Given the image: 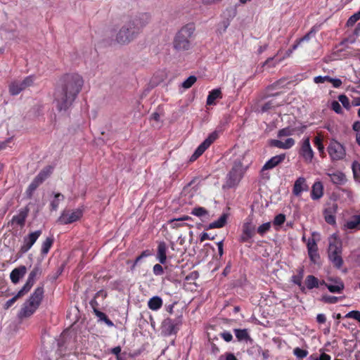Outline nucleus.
I'll return each mask as SVG.
<instances>
[{
    "mask_svg": "<svg viewBox=\"0 0 360 360\" xmlns=\"http://www.w3.org/2000/svg\"><path fill=\"white\" fill-rule=\"evenodd\" d=\"M181 319L180 317L176 319L167 318L161 325V333L165 336H170L176 335L179 330V327L181 325Z\"/></svg>",
    "mask_w": 360,
    "mask_h": 360,
    "instance_id": "0eeeda50",
    "label": "nucleus"
},
{
    "mask_svg": "<svg viewBox=\"0 0 360 360\" xmlns=\"http://www.w3.org/2000/svg\"><path fill=\"white\" fill-rule=\"evenodd\" d=\"M315 144L317 146V148H318L319 151L320 153H323V151H324V147H323V145L322 144V141H321V139L320 138L316 137V139H315Z\"/></svg>",
    "mask_w": 360,
    "mask_h": 360,
    "instance_id": "0e129e2a",
    "label": "nucleus"
},
{
    "mask_svg": "<svg viewBox=\"0 0 360 360\" xmlns=\"http://www.w3.org/2000/svg\"><path fill=\"white\" fill-rule=\"evenodd\" d=\"M328 258L334 267L340 269L343 264L342 243L336 238H331L328 247Z\"/></svg>",
    "mask_w": 360,
    "mask_h": 360,
    "instance_id": "423d86ee",
    "label": "nucleus"
},
{
    "mask_svg": "<svg viewBox=\"0 0 360 360\" xmlns=\"http://www.w3.org/2000/svg\"><path fill=\"white\" fill-rule=\"evenodd\" d=\"M219 136L218 131H214L209 134L207 139L202 142V143L208 148L214 141H215Z\"/></svg>",
    "mask_w": 360,
    "mask_h": 360,
    "instance_id": "f704fd0d",
    "label": "nucleus"
},
{
    "mask_svg": "<svg viewBox=\"0 0 360 360\" xmlns=\"http://www.w3.org/2000/svg\"><path fill=\"white\" fill-rule=\"evenodd\" d=\"M18 298H20V297L18 295H16L13 297H12L11 299L7 300L6 304H5L4 308L5 309L10 308L16 302V300Z\"/></svg>",
    "mask_w": 360,
    "mask_h": 360,
    "instance_id": "bf43d9fd",
    "label": "nucleus"
},
{
    "mask_svg": "<svg viewBox=\"0 0 360 360\" xmlns=\"http://www.w3.org/2000/svg\"><path fill=\"white\" fill-rule=\"evenodd\" d=\"M44 295V288L42 287L37 288L25 302L20 309L19 316L21 318L29 317L32 315L39 307Z\"/></svg>",
    "mask_w": 360,
    "mask_h": 360,
    "instance_id": "39448f33",
    "label": "nucleus"
},
{
    "mask_svg": "<svg viewBox=\"0 0 360 360\" xmlns=\"http://www.w3.org/2000/svg\"><path fill=\"white\" fill-rule=\"evenodd\" d=\"M42 184V182L36 176L27 187L25 194L28 198H32L35 190Z\"/></svg>",
    "mask_w": 360,
    "mask_h": 360,
    "instance_id": "5701e85b",
    "label": "nucleus"
},
{
    "mask_svg": "<svg viewBox=\"0 0 360 360\" xmlns=\"http://www.w3.org/2000/svg\"><path fill=\"white\" fill-rule=\"evenodd\" d=\"M227 220L226 214H222L217 221H214L209 224V229L222 228L225 226Z\"/></svg>",
    "mask_w": 360,
    "mask_h": 360,
    "instance_id": "2f4dec72",
    "label": "nucleus"
},
{
    "mask_svg": "<svg viewBox=\"0 0 360 360\" xmlns=\"http://www.w3.org/2000/svg\"><path fill=\"white\" fill-rule=\"evenodd\" d=\"M292 129L290 127H286L278 131V137L282 139L283 137L289 136L291 135Z\"/></svg>",
    "mask_w": 360,
    "mask_h": 360,
    "instance_id": "a18cd8bd",
    "label": "nucleus"
},
{
    "mask_svg": "<svg viewBox=\"0 0 360 360\" xmlns=\"http://www.w3.org/2000/svg\"><path fill=\"white\" fill-rule=\"evenodd\" d=\"M169 224H171V227L172 229H177L184 226H186V223H183L179 219H173L170 220Z\"/></svg>",
    "mask_w": 360,
    "mask_h": 360,
    "instance_id": "de8ad7c7",
    "label": "nucleus"
},
{
    "mask_svg": "<svg viewBox=\"0 0 360 360\" xmlns=\"http://www.w3.org/2000/svg\"><path fill=\"white\" fill-rule=\"evenodd\" d=\"M321 285H325L330 292H340L345 288L344 283L340 281H336L335 284L326 283L325 281L321 283Z\"/></svg>",
    "mask_w": 360,
    "mask_h": 360,
    "instance_id": "4be33fe9",
    "label": "nucleus"
},
{
    "mask_svg": "<svg viewBox=\"0 0 360 360\" xmlns=\"http://www.w3.org/2000/svg\"><path fill=\"white\" fill-rule=\"evenodd\" d=\"M310 34L311 32L307 33L304 37L300 38L298 40L296 41V44H294V50L300 45L302 43L308 42L310 38Z\"/></svg>",
    "mask_w": 360,
    "mask_h": 360,
    "instance_id": "3c124183",
    "label": "nucleus"
},
{
    "mask_svg": "<svg viewBox=\"0 0 360 360\" xmlns=\"http://www.w3.org/2000/svg\"><path fill=\"white\" fill-rule=\"evenodd\" d=\"M308 252L309 255L312 261L314 262H316V259L319 258V255L317 253V246L314 240L312 242H309L307 244Z\"/></svg>",
    "mask_w": 360,
    "mask_h": 360,
    "instance_id": "cd10ccee",
    "label": "nucleus"
},
{
    "mask_svg": "<svg viewBox=\"0 0 360 360\" xmlns=\"http://www.w3.org/2000/svg\"><path fill=\"white\" fill-rule=\"evenodd\" d=\"M322 300L324 302L333 304V303L337 302L338 300V298L337 297H335V296L324 295L322 297Z\"/></svg>",
    "mask_w": 360,
    "mask_h": 360,
    "instance_id": "4d7b16f0",
    "label": "nucleus"
},
{
    "mask_svg": "<svg viewBox=\"0 0 360 360\" xmlns=\"http://www.w3.org/2000/svg\"><path fill=\"white\" fill-rule=\"evenodd\" d=\"M294 354L298 358H304L307 356L308 352L299 347L294 349Z\"/></svg>",
    "mask_w": 360,
    "mask_h": 360,
    "instance_id": "603ef678",
    "label": "nucleus"
},
{
    "mask_svg": "<svg viewBox=\"0 0 360 360\" xmlns=\"http://www.w3.org/2000/svg\"><path fill=\"white\" fill-rule=\"evenodd\" d=\"M243 175L242 165L235 163L228 174L227 184L229 186L233 187L238 184Z\"/></svg>",
    "mask_w": 360,
    "mask_h": 360,
    "instance_id": "1a4fd4ad",
    "label": "nucleus"
},
{
    "mask_svg": "<svg viewBox=\"0 0 360 360\" xmlns=\"http://www.w3.org/2000/svg\"><path fill=\"white\" fill-rule=\"evenodd\" d=\"M323 187L320 181L315 182L312 186L311 198L314 200H318L323 195Z\"/></svg>",
    "mask_w": 360,
    "mask_h": 360,
    "instance_id": "393cba45",
    "label": "nucleus"
},
{
    "mask_svg": "<svg viewBox=\"0 0 360 360\" xmlns=\"http://www.w3.org/2000/svg\"><path fill=\"white\" fill-rule=\"evenodd\" d=\"M269 145L272 147L288 149L292 146V139L288 138L285 141H283L282 139H271L269 141Z\"/></svg>",
    "mask_w": 360,
    "mask_h": 360,
    "instance_id": "aec40b11",
    "label": "nucleus"
},
{
    "mask_svg": "<svg viewBox=\"0 0 360 360\" xmlns=\"http://www.w3.org/2000/svg\"><path fill=\"white\" fill-rule=\"evenodd\" d=\"M328 175L330 181L335 184H343L346 181L345 175L340 172L328 174Z\"/></svg>",
    "mask_w": 360,
    "mask_h": 360,
    "instance_id": "bb28decb",
    "label": "nucleus"
},
{
    "mask_svg": "<svg viewBox=\"0 0 360 360\" xmlns=\"http://www.w3.org/2000/svg\"><path fill=\"white\" fill-rule=\"evenodd\" d=\"M207 149V148L202 143L200 146L196 148L193 154L197 155V157L201 156L203 153Z\"/></svg>",
    "mask_w": 360,
    "mask_h": 360,
    "instance_id": "6e6d98bb",
    "label": "nucleus"
},
{
    "mask_svg": "<svg viewBox=\"0 0 360 360\" xmlns=\"http://www.w3.org/2000/svg\"><path fill=\"white\" fill-rule=\"evenodd\" d=\"M255 234V226L252 224V220H246L242 226V234L240 238L241 243L251 242L252 238Z\"/></svg>",
    "mask_w": 360,
    "mask_h": 360,
    "instance_id": "f8f14e48",
    "label": "nucleus"
},
{
    "mask_svg": "<svg viewBox=\"0 0 360 360\" xmlns=\"http://www.w3.org/2000/svg\"><path fill=\"white\" fill-rule=\"evenodd\" d=\"M34 285V283L32 281H30L29 280H27L25 284L23 285V287L18 291L17 295L21 297L26 293H27L30 289L32 288V285Z\"/></svg>",
    "mask_w": 360,
    "mask_h": 360,
    "instance_id": "4c0bfd02",
    "label": "nucleus"
},
{
    "mask_svg": "<svg viewBox=\"0 0 360 360\" xmlns=\"http://www.w3.org/2000/svg\"><path fill=\"white\" fill-rule=\"evenodd\" d=\"M28 214L27 210H21L17 215H14L12 218V222L15 223L20 226H23L25 223L26 218Z\"/></svg>",
    "mask_w": 360,
    "mask_h": 360,
    "instance_id": "b1692460",
    "label": "nucleus"
},
{
    "mask_svg": "<svg viewBox=\"0 0 360 360\" xmlns=\"http://www.w3.org/2000/svg\"><path fill=\"white\" fill-rule=\"evenodd\" d=\"M281 61V60L278 59L276 56L269 58L266 60V61L263 63V67L268 66L269 68L274 67L276 63Z\"/></svg>",
    "mask_w": 360,
    "mask_h": 360,
    "instance_id": "49530a36",
    "label": "nucleus"
},
{
    "mask_svg": "<svg viewBox=\"0 0 360 360\" xmlns=\"http://www.w3.org/2000/svg\"><path fill=\"white\" fill-rule=\"evenodd\" d=\"M305 283L309 289H312L319 286V280L315 276L309 275L307 277Z\"/></svg>",
    "mask_w": 360,
    "mask_h": 360,
    "instance_id": "c9c22d12",
    "label": "nucleus"
},
{
    "mask_svg": "<svg viewBox=\"0 0 360 360\" xmlns=\"http://www.w3.org/2000/svg\"><path fill=\"white\" fill-rule=\"evenodd\" d=\"M314 360H330V356L326 353H323L319 358H316Z\"/></svg>",
    "mask_w": 360,
    "mask_h": 360,
    "instance_id": "774afa93",
    "label": "nucleus"
},
{
    "mask_svg": "<svg viewBox=\"0 0 360 360\" xmlns=\"http://www.w3.org/2000/svg\"><path fill=\"white\" fill-rule=\"evenodd\" d=\"M83 216V210H63L58 217L57 222L60 224H69L79 220Z\"/></svg>",
    "mask_w": 360,
    "mask_h": 360,
    "instance_id": "6e6552de",
    "label": "nucleus"
},
{
    "mask_svg": "<svg viewBox=\"0 0 360 360\" xmlns=\"http://www.w3.org/2000/svg\"><path fill=\"white\" fill-rule=\"evenodd\" d=\"M195 30L193 23H188L182 27L174 37V48L178 51L188 50L191 46L190 38L193 34Z\"/></svg>",
    "mask_w": 360,
    "mask_h": 360,
    "instance_id": "20e7f679",
    "label": "nucleus"
},
{
    "mask_svg": "<svg viewBox=\"0 0 360 360\" xmlns=\"http://www.w3.org/2000/svg\"><path fill=\"white\" fill-rule=\"evenodd\" d=\"M309 186L306 183V179L303 177L298 178L294 183V195H299L303 191H307Z\"/></svg>",
    "mask_w": 360,
    "mask_h": 360,
    "instance_id": "a211bd4d",
    "label": "nucleus"
},
{
    "mask_svg": "<svg viewBox=\"0 0 360 360\" xmlns=\"http://www.w3.org/2000/svg\"><path fill=\"white\" fill-rule=\"evenodd\" d=\"M360 19V15H358V13L352 15L347 20V26H353L355 22Z\"/></svg>",
    "mask_w": 360,
    "mask_h": 360,
    "instance_id": "864d4df0",
    "label": "nucleus"
},
{
    "mask_svg": "<svg viewBox=\"0 0 360 360\" xmlns=\"http://www.w3.org/2000/svg\"><path fill=\"white\" fill-rule=\"evenodd\" d=\"M300 154L303 158L305 162H311L314 153L310 146L309 138H307L304 140L300 150Z\"/></svg>",
    "mask_w": 360,
    "mask_h": 360,
    "instance_id": "4468645a",
    "label": "nucleus"
},
{
    "mask_svg": "<svg viewBox=\"0 0 360 360\" xmlns=\"http://www.w3.org/2000/svg\"><path fill=\"white\" fill-rule=\"evenodd\" d=\"M21 82L14 81L9 85V93L13 96L18 95L22 90L25 89V87H22Z\"/></svg>",
    "mask_w": 360,
    "mask_h": 360,
    "instance_id": "c85d7f7f",
    "label": "nucleus"
},
{
    "mask_svg": "<svg viewBox=\"0 0 360 360\" xmlns=\"http://www.w3.org/2000/svg\"><path fill=\"white\" fill-rule=\"evenodd\" d=\"M221 337L226 341V342H231L233 339V335L230 332L228 331H224L221 333Z\"/></svg>",
    "mask_w": 360,
    "mask_h": 360,
    "instance_id": "680f3d73",
    "label": "nucleus"
},
{
    "mask_svg": "<svg viewBox=\"0 0 360 360\" xmlns=\"http://www.w3.org/2000/svg\"><path fill=\"white\" fill-rule=\"evenodd\" d=\"M197 81V77L194 75L188 77L181 84V86L184 89L191 88Z\"/></svg>",
    "mask_w": 360,
    "mask_h": 360,
    "instance_id": "ea45409f",
    "label": "nucleus"
},
{
    "mask_svg": "<svg viewBox=\"0 0 360 360\" xmlns=\"http://www.w3.org/2000/svg\"><path fill=\"white\" fill-rule=\"evenodd\" d=\"M152 255V252L151 250H146L144 251H143L140 255H139L136 259L134 260L131 267V270H134L136 267V266L137 265V264L144 257H149Z\"/></svg>",
    "mask_w": 360,
    "mask_h": 360,
    "instance_id": "e433bc0d",
    "label": "nucleus"
},
{
    "mask_svg": "<svg viewBox=\"0 0 360 360\" xmlns=\"http://www.w3.org/2000/svg\"><path fill=\"white\" fill-rule=\"evenodd\" d=\"M41 274V268L40 264H37L29 274L27 280L34 283L35 280Z\"/></svg>",
    "mask_w": 360,
    "mask_h": 360,
    "instance_id": "473e14b6",
    "label": "nucleus"
},
{
    "mask_svg": "<svg viewBox=\"0 0 360 360\" xmlns=\"http://www.w3.org/2000/svg\"><path fill=\"white\" fill-rule=\"evenodd\" d=\"M329 76H318L314 78V82L316 84L323 83L324 82H328Z\"/></svg>",
    "mask_w": 360,
    "mask_h": 360,
    "instance_id": "69168bd1",
    "label": "nucleus"
},
{
    "mask_svg": "<svg viewBox=\"0 0 360 360\" xmlns=\"http://www.w3.org/2000/svg\"><path fill=\"white\" fill-rule=\"evenodd\" d=\"M222 98V92L220 89H214L209 92L207 98V105H216V100Z\"/></svg>",
    "mask_w": 360,
    "mask_h": 360,
    "instance_id": "6ab92c4d",
    "label": "nucleus"
},
{
    "mask_svg": "<svg viewBox=\"0 0 360 360\" xmlns=\"http://www.w3.org/2000/svg\"><path fill=\"white\" fill-rule=\"evenodd\" d=\"M163 304L162 298L159 296H154L151 297L148 302V307L153 311H158Z\"/></svg>",
    "mask_w": 360,
    "mask_h": 360,
    "instance_id": "412c9836",
    "label": "nucleus"
},
{
    "mask_svg": "<svg viewBox=\"0 0 360 360\" xmlns=\"http://www.w3.org/2000/svg\"><path fill=\"white\" fill-rule=\"evenodd\" d=\"M53 242L54 238L53 236L47 237L41 244V254L43 255H47L52 247Z\"/></svg>",
    "mask_w": 360,
    "mask_h": 360,
    "instance_id": "c756f323",
    "label": "nucleus"
},
{
    "mask_svg": "<svg viewBox=\"0 0 360 360\" xmlns=\"http://www.w3.org/2000/svg\"><path fill=\"white\" fill-rule=\"evenodd\" d=\"M94 312L95 315H96V316H97L100 320H101V321H103L106 318H108L107 315H106L105 313H103V312H102V311H101L98 310V309H96V308H94Z\"/></svg>",
    "mask_w": 360,
    "mask_h": 360,
    "instance_id": "052dcab7",
    "label": "nucleus"
},
{
    "mask_svg": "<svg viewBox=\"0 0 360 360\" xmlns=\"http://www.w3.org/2000/svg\"><path fill=\"white\" fill-rule=\"evenodd\" d=\"M41 233L42 231L41 230H37L25 236L23 238V244L21 245L19 252L21 255L26 253L36 243L41 235Z\"/></svg>",
    "mask_w": 360,
    "mask_h": 360,
    "instance_id": "9b49d317",
    "label": "nucleus"
},
{
    "mask_svg": "<svg viewBox=\"0 0 360 360\" xmlns=\"http://www.w3.org/2000/svg\"><path fill=\"white\" fill-rule=\"evenodd\" d=\"M191 214L197 217H202L207 214V211L205 208L199 207L194 208L192 210Z\"/></svg>",
    "mask_w": 360,
    "mask_h": 360,
    "instance_id": "c03bdc74",
    "label": "nucleus"
},
{
    "mask_svg": "<svg viewBox=\"0 0 360 360\" xmlns=\"http://www.w3.org/2000/svg\"><path fill=\"white\" fill-rule=\"evenodd\" d=\"M328 152L333 161L343 159L346 154L343 146L336 141L330 142L328 147Z\"/></svg>",
    "mask_w": 360,
    "mask_h": 360,
    "instance_id": "9d476101",
    "label": "nucleus"
},
{
    "mask_svg": "<svg viewBox=\"0 0 360 360\" xmlns=\"http://www.w3.org/2000/svg\"><path fill=\"white\" fill-rule=\"evenodd\" d=\"M285 158V153H282L272 157L263 166L262 171L272 169L282 162Z\"/></svg>",
    "mask_w": 360,
    "mask_h": 360,
    "instance_id": "dca6fc26",
    "label": "nucleus"
},
{
    "mask_svg": "<svg viewBox=\"0 0 360 360\" xmlns=\"http://www.w3.org/2000/svg\"><path fill=\"white\" fill-rule=\"evenodd\" d=\"M328 82H330L333 84V86L335 88L340 87L342 84V81L340 79H334L330 77H329Z\"/></svg>",
    "mask_w": 360,
    "mask_h": 360,
    "instance_id": "e2e57ef3",
    "label": "nucleus"
},
{
    "mask_svg": "<svg viewBox=\"0 0 360 360\" xmlns=\"http://www.w3.org/2000/svg\"><path fill=\"white\" fill-rule=\"evenodd\" d=\"M150 18L148 13H141L131 17L117 34L116 41L121 44L129 43L137 37L143 28L149 23Z\"/></svg>",
    "mask_w": 360,
    "mask_h": 360,
    "instance_id": "f03ea898",
    "label": "nucleus"
},
{
    "mask_svg": "<svg viewBox=\"0 0 360 360\" xmlns=\"http://www.w3.org/2000/svg\"><path fill=\"white\" fill-rule=\"evenodd\" d=\"M285 221V216L283 214H279L274 217L273 225L274 226H280L284 224Z\"/></svg>",
    "mask_w": 360,
    "mask_h": 360,
    "instance_id": "a19ab883",
    "label": "nucleus"
},
{
    "mask_svg": "<svg viewBox=\"0 0 360 360\" xmlns=\"http://www.w3.org/2000/svg\"><path fill=\"white\" fill-rule=\"evenodd\" d=\"M270 228H271V223L270 222L264 223V224L260 225L257 228V233L260 236H264L267 231H269Z\"/></svg>",
    "mask_w": 360,
    "mask_h": 360,
    "instance_id": "79ce46f5",
    "label": "nucleus"
},
{
    "mask_svg": "<svg viewBox=\"0 0 360 360\" xmlns=\"http://www.w3.org/2000/svg\"><path fill=\"white\" fill-rule=\"evenodd\" d=\"M338 100L340 102H341V103L345 108H347V109L349 108V107H350L349 101L348 98L345 95H344V94L340 95L338 96Z\"/></svg>",
    "mask_w": 360,
    "mask_h": 360,
    "instance_id": "8fccbe9b",
    "label": "nucleus"
},
{
    "mask_svg": "<svg viewBox=\"0 0 360 360\" xmlns=\"http://www.w3.org/2000/svg\"><path fill=\"white\" fill-rule=\"evenodd\" d=\"M34 80L35 77L34 75L27 76L21 82V85L23 86L22 87L27 88L34 84Z\"/></svg>",
    "mask_w": 360,
    "mask_h": 360,
    "instance_id": "37998d69",
    "label": "nucleus"
},
{
    "mask_svg": "<svg viewBox=\"0 0 360 360\" xmlns=\"http://www.w3.org/2000/svg\"><path fill=\"white\" fill-rule=\"evenodd\" d=\"M331 108L336 113L340 114V113L342 112V110L341 105H340V104L339 103L338 101H333L332 103H331Z\"/></svg>",
    "mask_w": 360,
    "mask_h": 360,
    "instance_id": "13d9d810",
    "label": "nucleus"
},
{
    "mask_svg": "<svg viewBox=\"0 0 360 360\" xmlns=\"http://www.w3.org/2000/svg\"><path fill=\"white\" fill-rule=\"evenodd\" d=\"M214 237H210L209 234L207 233L203 232L200 237V242H203L206 240H214Z\"/></svg>",
    "mask_w": 360,
    "mask_h": 360,
    "instance_id": "338daca9",
    "label": "nucleus"
},
{
    "mask_svg": "<svg viewBox=\"0 0 360 360\" xmlns=\"http://www.w3.org/2000/svg\"><path fill=\"white\" fill-rule=\"evenodd\" d=\"M345 226L349 229L360 230V214L353 216L349 221H348Z\"/></svg>",
    "mask_w": 360,
    "mask_h": 360,
    "instance_id": "7c9ffc66",
    "label": "nucleus"
},
{
    "mask_svg": "<svg viewBox=\"0 0 360 360\" xmlns=\"http://www.w3.org/2000/svg\"><path fill=\"white\" fill-rule=\"evenodd\" d=\"M352 169L354 179L360 181V164L357 161L353 162Z\"/></svg>",
    "mask_w": 360,
    "mask_h": 360,
    "instance_id": "58836bf2",
    "label": "nucleus"
},
{
    "mask_svg": "<svg viewBox=\"0 0 360 360\" xmlns=\"http://www.w3.org/2000/svg\"><path fill=\"white\" fill-rule=\"evenodd\" d=\"M26 272L27 268L25 266L22 265L13 269L10 274V278L12 283L17 284L20 281V278L24 277V276L26 274Z\"/></svg>",
    "mask_w": 360,
    "mask_h": 360,
    "instance_id": "2eb2a0df",
    "label": "nucleus"
},
{
    "mask_svg": "<svg viewBox=\"0 0 360 360\" xmlns=\"http://www.w3.org/2000/svg\"><path fill=\"white\" fill-rule=\"evenodd\" d=\"M84 80L77 73L65 75L61 79V84L54 93V102L59 111L68 110L82 90Z\"/></svg>",
    "mask_w": 360,
    "mask_h": 360,
    "instance_id": "f257e3e1",
    "label": "nucleus"
},
{
    "mask_svg": "<svg viewBox=\"0 0 360 360\" xmlns=\"http://www.w3.org/2000/svg\"><path fill=\"white\" fill-rule=\"evenodd\" d=\"M53 167L48 165L44 167L39 173L36 176L42 183L48 179L53 172Z\"/></svg>",
    "mask_w": 360,
    "mask_h": 360,
    "instance_id": "a878e982",
    "label": "nucleus"
},
{
    "mask_svg": "<svg viewBox=\"0 0 360 360\" xmlns=\"http://www.w3.org/2000/svg\"><path fill=\"white\" fill-rule=\"evenodd\" d=\"M167 244L164 241L160 242L157 248L156 259L160 264H165L167 261Z\"/></svg>",
    "mask_w": 360,
    "mask_h": 360,
    "instance_id": "f3484780",
    "label": "nucleus"
},
{
    "mask_svg": "<svg viewBox=\"0 0 360 360\" xmlns=\"http://www.w3.org/2000/svg\"><path fill=\"white\" fill-rule=\"evenodd\" d=\"M346 318H353L355 320L360 322V311H352L346 314Z\"/></svg>",
    "mask_w": 360,
    "mask_h": 360,
    "instance_id": "5fc2aeb1",
    "label": "nucleus"
},
{
    "mask_svg": "<svg viewBox=\"0 0 360 360\" xmlns=\"http://www.w3.org/2000/svg\"><path fill=\"white\" fill-rule=\"evenodd\" d=\"M234 333L238 341H247L250 338L247 329H234Z\"/></svg>",
    "mask_w": 360,
    "mask_h": 360,
    "instance_id": "72a5a7b5",
    "label": "nucleus"
},
{
    "mask_svg": "<svg viewBox=\"0 0 360 360\" xmlns=\"http://www.w3.org/2000/svg\"><path fill=\"white\" fill-rule=\"evenodd\" d=\"M58 352L60 356L76 355L78 352L77 334L74 330H64L58 342Z\"/></svg>",
    "mask_w": 360,
    "mask_h": 360,
    "instance_id": "7ed1b4c3",
    "label": "nucleus"
},
{
    "mask_svg": "<svg viewBox=\"0 0 360 360\" xmlns=\"http://www.w3.org/2000/svg\"><path fill=\"white\" fill-rule=\"evenodd\" d=\"M153 272L155 276H161L164 274V269L160 264H156L153 267Z\"/></svg>",
    "mask_w": 360,
    "mask_h": 360,
    "instance_id": "09e8293b",
    "label": "nucleus"
},
{
    "mask_svg": "<svg viewBox=\"0 0 360 360\" xmlns=\"http://www.w3.org/2000/svg\"><path fill=\"white\" fill-rule=\"evenodd\" d=\"M338 211V205L335 202L328 203L323 210L325 221L331 225L335 224V214Z\"/></svg>",
    "mask_w": 360,
    "mask_h": 360,
    "instance_id": "ddd939ff",
    "label": "nucleus"
}]
</instances>
